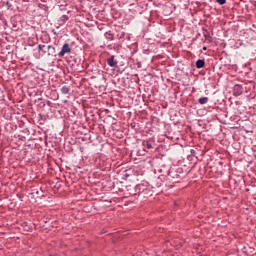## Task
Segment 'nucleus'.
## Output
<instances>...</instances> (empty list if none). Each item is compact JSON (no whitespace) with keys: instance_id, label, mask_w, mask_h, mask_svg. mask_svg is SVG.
<instances>
[{"instance_id":"1","label":"nucleus","mask_w":256,"mask_h":256,"mask_svg":"<svg viewBox=\"0 0 256 256\" xmlns=\"http://www.w3.org/2000/svg\"><path fill=\"white\" fill-rule=\"evenodd\" d=\"M71 52V46H69V43H65L62 46L61 51L58 53V57H65L66 53Z\"/></svg>"},{"instance_id":"2","label":"nucleus","mask_w":256,"mask_h":256,"mask_svg":"<svg viewBox=\"0 0 256 256\" xmlns=\"http://www.w3.org/2000/svg\"><path fill=\"white\" fill-rule=\"evenodd\" d=\"M240 95H243V86H241L240 84H236L233 88V96L239 97Z\"/></svg>"},{"instance_id":"3","label":"nucleus","mask_w":256,"mask_h":256,"mask_svg":"<svg viewBox=\"0 0 256 256\" xmlns=\"http://www.w3.org/2000/svg\"><path fill=\"white\" fill-rule=\"evenodd\" d=\"M106 63L107 65H109V67H117L118 62L115 59V55H112L109 58H107Z\"/></svg>"},{"instance_id":"4","label":"nucleus","mask_w":256,"mask_h":256,"mask_svg":"<svg viewBox=\"0 0 256 256\" xmlns=\"http://www.w3.org/2000/svg\"><path fill=\"white\" fill-rule=\"evenodd\" d=\"M136 191L139 194L145 193V191H147V185H145V184H138V185H136Z\"/></svg>"},{"instance_id":"5","label":"nucleus","mask_w":256,"mask_h":256,"mask_svg":"<svg viewBox=\"0 0 256 256\" xmlns=\"http://www.w3.org/2000/svg\"><path fill=\"white\" fill-rule=\"evenodd\" d=\"M177 177H179V174H177L175 171L170 170L168 172V176H167L168 181H171L172 179H177Z\"/></svg>"},{"instance_id":"6","label":"nucleus","mask_w":256,"mask_h":256,"mask_svg":"<svg viewBox=\"0 0 256 256\" xmlns=\"http://www.w3.org/2000/svg\"><path fill=\"white\" fill-rule=\"evenodd\" d=\"M67 21H69V16L63 15L62 17L59 18L58 24L60 26H62V25H65V23H67Z\"/></svg>"},{"instance_id":"7","label":"nucleus","mask_w":256,"mask_h":256,"mask_svg":"<svg viewBox=\"0 0 256 256\" xmlns=\"http://www.w3.org/2000/svg\"><path fill=\"white\" fill-rule=\"evenodd\" d=\"M105 39H107L108 41H113V39H115V35L113 33H111V31H108L104 34Z\"/></svg>"},{"instance_id":"8","label":"nucleus","mask_w":256,"mask_h":256,"mask_svg":"<svg viewBox=\"0 0 256 256\" xmlns=\"http://www.w3.org/2000/svg\"><path fill=\"white\" fill-rule=\"evenodd\" d=\"M205 67V60L199 59L196 61V68L203 69Z\"/></svg>"},{"instance_id":"9","label":"nucleus","mask_w":256,"mask_h":256,"mask_svg":"<svg viewBox=\"0 0 256 256\" xmlns=\"http://www.w3.org/2000/svg\"><path fill=\"white\" fill-rule=\"evenodd\" d=\"M198 103L200 105H205L206 103H209V97H201L198 99Z\"/></svg>"},{"instance_id":"10","label":"nucleus","mask_w":256,"mask_h":256,"mask_svg":"<svg viewBox=\"0 0 256 256\" xmlns=\"http://www.w3.org/2000/svg\"><path fill=\"white\" fill-rule=\"evenodd\" d=\"M143 147H146V149H153V144L151 142L144 140L142 143Z\"/></svg>"},{"instance_id":"11","label":"nucleus","mask_w":256,"mask_h":256,"mask_svg":"<svg viewBox=\"0 0 256 256\" xmlns=\"http://www.w3.org/2000/svg\"><path fill=\"white\" fill-rule=\"evenodd\" d=\"M32 195H38V197H43V190L34 189Z\"/></svg>"},{"instance_id":"12","label":"nucleus","mask_w":256,"mask_h":256,"mask_svg":"<svg viewBox=\"0 0 256 256\" xmlns=\"http://www.w3.org/2000/svg\"><path fill=\"white\" fill-rule=\"evenodd\" d=\"M69 91H70V89H69V87H67V86H63V87L61 88V93H62V95H67V94L69 93Z\"/></svg>"},{"instance_id":"13","label":"nucleus","mask_w":256,"mask_h":256,"mask_svg":"<svg viewBox=\"0 0 256 256\" xmlns=\"http://www.w3.org/2000/svg\"><path fill=\"white\" fill-rule=\"evenodd\" d=\"M38 51L41 53H47V51H45V45H41L39 44L38 47H37Z\"/></svg>"},{"instance_id":"14","label":"nucleus","mask_w":256,"mask_h":256,"mask_svg":"<svg viewBox=\"0 0 256 256\" xmlns=\"http://www.w3.org/2000/svg\"><path fill=\"white\" fill-rule=\"evenodd\" d=\"M218 5H225L227 3V0H215Z\"/></svg>"},{"instance_id":"15","label":"nucleus","mask_w":256,"mask_h":256,"mask_svg":"<svg viewBox=\"0 0 256 256\" xmlns=\"http://www.w3.org/2000/svg\"><path fill=\"white\" fill-rule=\"evenodd\" d=\"M190 155H192V157H195V149L190 150Z\"/></svg>"},{"instance_id":"16","label":"nucleus","mask_w":256,"mask_h":256,"mask_svg":"<svg viewBox=\"0 0 256 256\" xmlns=\"http://www.w3.org/2000/svg\"><path fill=\"white\" fill-rule=\"evenodd\" d=\"M47 49H52V51H55V47H53L52 45H48Z\"/></svg>"},{"instance_id":"17","label":"nucleus","mask_w":256,"mask_h":256,"mask_svg":"<svg viewBox=\"0 0 256 256\" xmlns=\"http://www.w3.org/2000/svg\"><path fill=\"white\" fill-rule=\"evenodd\" d=\"M202 49H203V51H207V47H205V46Z\"/></svg>"},{"instance_id":"18","label":"nucleus","mask_w":256,"mask_h":256,"mask_svg":"<svg viewBox=\"0 0 256 256\" xmlns=\"http://www.w3.org/2000/svg\"><path fill=\"white\" fill-rule=\"evenodd\" d=\"M208 37H211L210 35H205V38L207 39Z\"/></svg>"},{"instance_id":"19","label":"nucleus","mask_w":256,"mask_h":256,"mask_svg":"<svg viewBox=\"0 0 256 256\" xmlns=\"http://www.w3.org/2000/svg\"><path fill=\"white\" fill-rule=\"evenodd\" d=\"M39 118H40V119L43 118V115L39 114Z\"/></svg>"}]
</instances>
